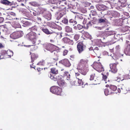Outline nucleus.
Instances as JSON below:
<instances>
[{"label":"nucleus","instance_id":"393cba45","mask_svg":"<svg viewBox=\"0 0 130 130\" xmlns=\"http://www.w3.org/2000/svg\"><path fill=\"white\" fill-rule=\"evenodd\" d=\"M49 77L51 79H53L54 81H56L57 80L55 75H52L51 74H50Z\"/></svg>","mask_w":130,"mask_h":130},{"label":"nucleus","instance_id":"f8f14e48","mask_svg":"<svg viewBox=\"0 0 130 130\" xmlns=\"http://www.w3.org/2000/svg\"><path fill=\"white\" fill-rule=\"evenodd\" d=\"M97 9L100 11H102L105 9V6L103 5L98 4L96 6Z\"/></svg>","mask_w":130,"mask_h":130},{"label":"nucleus","instance_id":"39448f33","mask_svg":"<svg viewBox=\"0 0 130 130\" xmlns=\"http://www.w3.org/2000/svg\"><path fill=\"white\" fill-rule=\"evenodd\" d=\"M110 71L112 73H115L117 71V69L116 67V63H112L110 64Z\"/></svg>","mask_w":130,"mask_h":130},{"label":"nucleus","instance_id":"412c9836","mask_svg":"<svg viewBox=\"0 0 130 130\" xmlns=\"http://www.w3.org/2000/svg\"><path fill=\"white\" fill-rule=\"evenodd\" d=\"M51 45L49 44H45L44 45V47L46 50L50 51V50Z\"/></svg>","mask_w":130,"mask_h":130},{"label":"nucleus","instance_id":"423d86ee","mask_svg":"<svg viewBox=\"0 0 130 130\" xmlns=\"http://www.w3.org/2000/svg\"><path fill=\"white\" fill-rule=\"evenodd\" d=\"M124 52L126 55L130 56V41H128V44L124 50Z\"/></svg>","mask_w":130,"mask_h":130},{"label":"nucleus","instance_id":"bb28decb","mask_svg":"<svg viewBox=\"0 0 130 130\" xmlns=\"http://www.w3.org/2000/svg\"><path fill=\"white\" fill-rule=\"evenodd\" d=\"M128 26H126L124 27H123L122 28V31L123 32H126L128 31Z\"/></svg>","mask_w":130,"mask_h":130},{"label":"nucleus","instance_id":"ea45409f","mask_svg":"<svg viewBox=\"0 0 130 130\" xmlns=\"http://www.w3.org/2000/svg\"><path fill=\"white\" fill-rule=\"evenodd\" d=\"M7 52L8 53H11L10 55H8V56H10V57L11 56V55L12 56L13 55V52L12 51H11L10 50H8L7 51Z\"/></svg>","mask_w":130,"mask_h":130},{"label":"nucleus","instance_id":"c756f323","mask_svg":"<svg viewBox=\"0 0 130 130\" xmlns=\"http://www.w3.org/2000/svg\"><path fill=\"white\" fill-rule=\"evenodd\" d=\"M95 76V74L94 73H93L91 74L90 75V80H92L93 79L94 77Z\"/></svg>","mask_w":130,"mask_h":130},{"label":"nucleus","instance_id":"a19ab883","mask_svg":"<svg viewBox=\"0 0 130 130\" xmlns=\"http://www.w3.org/2000/svg\"><path fill=\"white\" fill-rule=\"evenodd\" d=\"M71 85H76L75 83L76 81H74L72 82V80L71 79V82H70Z\"/></svg>","mask_w":130,"mask_h":130},{"label":"nucleus","instance_id":"c85d7f7f","mask_svg":"<svg viewBox=\"0 0 130 130\" xmlns=\"http://www.w3.org/2000/svg\"><path fill=\"white\" fill-rule=\"evenodd\" d=\"M84 5L85 7H87L90 6L91 4L87 2H84Z\"/></svg>","mask_w":130,"mask_h":130},{"label":"nucleus","instance_id":"603ef678","mask_svg":"<svg viewBox=\"0 0 130 130\" xmlns=\"http://www.w3.org/2000/svg\"><path fill=\"white\" fill-rule=\"evenodd\" d=\"M4 47V46L3 45L2 43H0V48H3Z\"/></svg>","mask_w":130,"mask_h":130},{"label":"nucleus","instance_id":"79ce46f5","mask_svg":"<svg viewBox=\"0 0 130 130\" xmlns=\"http://www.w3.org/2000/svg\"><path fill=\"white\" fill-rule=\"evenodd\" d=\"M68 51L67 50H64L63 51V55L64 56H65L67 54Z\"/></svg>","mask_w":130,"mask_h":130},{"label":"nucleus","instance_id":"c03bdc74","mask_svg":"<svg viewBox=\"0 0 130 130\" xmlns=\"http://www.w3.org/2000/svg\"><path fill=\"white\" fill-rule=\"evenodd\" d=\"M4 20V19L3 18L0 17V23H2L3 22Z\"/></svg>","mask_w":130,"mask_h":130},{"label":"nucleus","instance_id":"5fc2aeb1","mask_svg":"<svg viewBox=\"0 0 130 130\" xmlns=\"http://www.w3.org/2000/svg\"><path fill=\"white\" fill-rule=\"evenodd\" d=\"M63 16V14H61V13H60V17L59 18H61Z\"/></svg>","mask_w":130,"mask_h":130},{"label":"nucleus","instance_id":"2eb2a0df","mask_svg":"<svg viewBox=\"0 0 130 130\" xmlns=\"http://www.w3.org/2000/svg\"><path fill=\"white\" fill-rule=\"evenodd\" d=\"M1 2L2 4L6 5H11V2L7 0H1Z\"/></svg>","mask_w":130,"mask_h":130},{"label":"nucleus","instance_id":"c9c22d12","mask_svg":"<svg viewBox=\"0 0 130 130\" xmlns=\"http://www.w3.org/2000/svg\"><path fill=\"white\" fill-rule=\"evenodd\" d=\"M26 26H28L30 25V23L28 21H26L24 24Z\"/></svg>","mask_w":130,"mask_h":130},{"label":"nucleus","instance_id":"2f4dec72","mask_svg":"<svg viewBox=\"0 0 130 130\" xmlns=\"http://www.w3.org/2000/svg\"><path fill=\"white\" fill-rule=\"evenodd\" d=\"M53 52H54V53L55 54H56L57 55V57L55 58H54L53 59L54 60H55L56 61L58 60V55L57 54V52L56 51H54Z\"/></svg>","mask_w":130,"mask_h":130},{"label":"nucleus","instance_id":"49530a36","mask_svg":"<svg viewBox=\"0 0 130 130\" xmlns=\"http://www.w3.org/2000/svg\"><path fill=\"white\" fill-rule=\"evenodd\" d=\"M116 49L118 51L119 49H120V47L119 45H118L116 47Z\"/></svg>","mask_w":130,"mask_h":130},{"label":"nucleus","instance_id":"4be33fe9","mask_svg":"<svg viewBox=\"0 0 130 130\" xmlns=\"http://www.w3.org/2000/svg\"><path fill=\"white\" fill-rule=\"evenodd\" d=\"M42 30L47 35L51 34L52 33L50 32L47 29H42Z\"/></svg>","mask_w":130,"mask_h":130},{"label":"nucleus","instance_id":"5701e85b","mask_svg":"<svg viewBox=\"0 0 130 130\" xmlns=\"http://www.w3.org/2000/svg\"><path fill=\"white\" fill-rule=\"evenodd\" d=\"M65 31L67 32H70L72 31V29L71 28L68 26H67L66 27Z\"/></svg>","mask_w":130,"mask_h":130},{"label":"nucleus","instance_id":"8fccbe9b","mask_svg":"<svg viewBox=\"0 0 130 130\" xmlns=\"http://www.w3.org/2000/svg\"><path fill=\"white\" fill-rule=\"evenodd\" d=\"M91 13H92L94 14H95L96 13V12L95 10H92L91 11Z\"/></svg>","mask_w":130,"mask_h":130},{"label":"nucleus","instance_id":"4c0bfd02","mask_svg":"<svg viewBox=\"0 0 130 130\" xmlns=\"http://www.w3.org/2000/svg\"><path fill=\"white\" fill-rule=\"evenodd\" d=\"M84 35L85 36L88 37H90V35L87 32H85Z\"/></svg>","mask_w":130,"mask_h":130},{"label":"nucleus","instance_id":"de8ad7c7","mask_svg":"<svg viewBox=\"0 0 130 130\" xmlns=\"http://www.w3.org/2000/svg\"><path fill=\"white\" fill-rule=\"evenodd\" d=\"M107 78V77L106 75H103V79L105 81V80H106Z\"/></svg>","mask_w":130,"mask_h":130},{"label":"nucleus","instance_id":"338daca9","mask_svg":"<svg viewBox=\"0 0 130 130\" xmlns=\"http://www.w3.org/2000/svg\"><path fill=\"white\" fill-rule=\"evenodd\" d=\"M33 14H34V15H36V13H34V12H33Z\"/></svg>","mask_w":130,"mask_h":130},{"label":"nucleus","instance_id":"774afa93","mask_svg":"<svg viewBox=\"0 0 130 130\" xmlns=\"http://www.w3.org/2000/svg\"><path fill=\"white\" fill-rule=\"evenodd\" d=\"M74 28L75 29H77V27H74Z\"/></svg>","mask_w":130,"mask_h":130},{"label":"nucleus","instance_id":"e2e57ef3","mask_svg":"<svg viewBox=\"0 0 130 130\" xmlns=\"http://www.w3.org/2000/svg\"><path fill=\"white\" fill-rule=\"evenodd\" d=\"M92 47H90L89 48V50L90 51L91 50H92Z\"/></svg>","mask_w":130,"mask_h":130},{"label":"nucleus","instance_id":"9b49d317","mask_svg":"<svg viewBox=\"0 0 130 130\" xmlns=\"http://www.w3.org/2000/svg\"><path fill=\"white\" fill-rule=\"evenodd\" d=\"M63 41L65 43H69V44L71 45H73V41L71 40L67 37H65L63 38Z\"/></svg>","mask_w":130,"mask_h":130},{"label":"nucleus","instance_id":"e433bc0d","mask_svg":"<svg viewBox=\"0 0 130 130\" xmlns=\"http://www.w3.org/2000/svg\"><path fill=\"white\" fill-rule=\"evenodd\" d=\"M83 28V26L80 24H78L77 25V28L78 30H80L82 29Z\"/></svg>","mask_w":130,"mask_h":130},{"label":"nucleus","instance_id":"69168bd1","mask_svg":"<svg viewBox=\"0 0 130 130\" xmlns=\"http://www.w3.org/2000/svg\"><path fill=\"white\" fill-rule=\"evenodd\" d=\"M21 5H22V6H24V5L23 4V3H22L21 4Z\"/></svg>","mask_w":130,"mask_h":130},{"label":"nucleus","instance_id":"58836bf2","mask_svg":"<svg viewBox=\"0 0 130 130\" xmlns=\"http://www.w3.org/2000/svg\"><path fill=\"white\" fill-rule=\"evenodd\" d=\"M30 30H31L32 31L31 32L35 31L36 30V29L34 27H32L30 28L29 29Z\"/></svg>","mask_w":130,"mask_h":130},{"label":"nucleus","instance_id":"20e7f679","mask_svg":"<svg viewBox=\"0 0 130 130\" xmlns=\"http://www.w3.org/2000/svg\"><path fill=\"white\" fill-rule=\"evenodd\" d=\"M23 35L22 31H19L13 32L10 35V37L13 39H17L21 37Z\"/></svg>","mask_w":130,"mask_h":130},{"label":"nucleus","instance_id":"9d476101","mask_svg":"<svg viewBox=\"0 0 130 130\" xmlns=\"http://www.w3.org/2000/svg\"><path fill=\"white\" fill-rule=\"evenodd\" d=\"M58 85L62 87H65L67 85L66 83L62 79L59 80L57 81Z\"/></svg>","mask_w":130,"mask_h":130},{"label":"nucleus","instance_id":"6e6552de","mask_svg":"<svg viewBox=\"0 0 130 130\" xmlns=\"http://www.w3.org/2000/svg\"><path fill=\"white\" fill-rule=\"evenodd\" d=\"M35 33L33 32H31L26 35L27 37L29 38L30 40H33L35 39Z\"/></svg>","mask_w":130,"mask_h":130},{"label":"nucleus","instance_id":"f257e3e1","mask_svg":"<svg viewBox=\"0 0 130 130\" xmlns=\"http://www.w3.org/2000/svg\"><path fill=\"white\" fill-rule=\"evenodd\" d=\"M88 62L87 60L81 59L77 67L78 71L84 75H85L88 71L87 68L86 67V64Z\"/></svg>","mask_w":130,"mask_h":130},{"label":"nucleus","instance_id":"72a5a7b5","mask_svg":"<svg viewBox=\"0 0 130 130\" xmlns=\"http://www.w3.org/2000/svg\"><path fill=\"white\" fill-rule=\"evenodd\" d=\"M105 22V19H104L102 18H100L99 19V23L104 22Z\"/></svg>","mask_w":130,"mask_h":130},{"label":"nucleus","instance_id":"cd10ccee","mask_svg":"<svg viewBox=\"0 0 130 130\" xmlns=\"http://www.w3.org/2000/svg\"><path fill=\"white\" fill-rule=\"evenodd\" d=\"M62 22L64 24H66L68 23V19H67L65 18H63Z\"/></svg>","mask_w":130,"mask_h":130},{"label":"nucleus","instance_id":"0e129e2a","mask_svg":"<svg viewBox=\"0 0 130 130\" xmlns=\"http://www.w3.org/2000/svg\"><path fill=\"white\" fill-rule=\"evenodd\" d=\"M48 16H49L50 17V18H49V20H50L51 19V17H51V15L50 14H48Z\"/></svg>","mask_w":130,"mask_h":130},{"label":"nucleus","instance_id":"3c124183","mask_svg":"<svg viewBox=\"0 0 130 130\" xmlns=\"http://www.w3.org/2000/svg\"><path fill=\"white\" fill-rule=\"evenodd\" d=\"M103 54L104 55H107L108 54V53L106 51H105L103 53Z\"/></svg>","mask_w":130,"mask_h":130},{"label":"nucleus","instance_id":"4468645a","mask_svg":"<svg viewBox=\"0 0 130 130\" xmlns=\"http://www.w3.org/2000/svg\"><path fill=\"white\" fill-rule=\"evenodd\" d=\"M64 75L66 77L67 80H69L70 82H71V79L70 73L67 72H65Z\"/></svg>","mask_w":130,"mask_h":130},{"label":"nucleus","instance_id":"7c9ffc66","mask_svg":"<svg viewBox=\"0 0 130 130\" xmlns=\"http://www.w3.org/2000/svg\"><path fill=\"white\" fill-rule=\"evenodd\" d=\"M51 25V27L53 28L56 27L57 26V25L54 23H52Z\"/></svg>","mask_w":130,"mask_h":130},{"label":"nucleus","instance_id":"0eeeda50","mask_svg":"<svg viewBox=\"0 0 130 130\" xmlns=\"http://www.w3.org/2000/svg\"><path fill=\"white\" fill-rule=\"evenodd\" d=\"M59 62L66 67H69L71 65L70 62L67 59H65L61 60Z\"/></svg>","mask_w":130,"mask_h":130},{"label":"nucleus","instance_id":"1a4fd4ad","mask_svg":"<svg viewBox=\"0 0 130 130\" xmlns=\"http://www.w3.org/2000/svg\"><path fill=\"white\" fill-rule=\"evenodd\" d=\"M77 49L79 53H81L84 50L85 48L83 46V45L81 43L78 44L77 46Z\"/></svg>","mask_w":130,"mask_h":130},{"label":"nucleus","instance_id":"6e6d98bb","mask_svg":"<svg viewBox=\"0 0 130 130\" xmlns=\"http://www.w3.org/2000/svg\"><path fill=\"white\" fill-rule=\"evenodd\" d=\"M37 70L39 72L41 70V69L39 68H38L37 69Z\"/></svg>","mask_w":130,"mask_h":130},{"label":"nucleus","instance_id":"a211bd4d","mask_svg":"<svg viewBox=\"0 0 130 130\" xmlns=\"http://www.w3.org/2000/svg\"><path fill=\"white\" fill-rule=\"evenodd\" d=\"M52 73L53 74H57L58 73V70L55 68H53L51 69V71Z\"/></svg>","mask_w":130,"mask_h":130},{"label":"nucleus","instance_id":"f704fd0d","mask_svg":"<svg viewBox=\"0 0 130 130\" xmlns=\"http://www.w3.org/2000/svg\"><path fill=\"white\" fill-rule=\"evenodd\" d=\"M31 5L35 6H37L38 3L36 2H32L31 3Z\"/></svg>","mask_w":130,"mask_h":130},{"label":"nucleus","instance_id":"680f3d73","mask_svg":"<svg viewBox=\"0 0 130 130\" xmlns=\"http://www.w3.org/2000/svg\"><path fill=\"white\" fill-rule=\"evenodd\" d=\"M113 48L112 49H110V51L111 52H113Z\"/></svg>","mask_w":130,"mask_h":130},{"label":"nucleus","instance_id":"37998d69","mask_svg":"<svg viewBox=\"0 0 130 130\" xmlns=\"http://www.w3.org/2000/svg\"><path fill=\"white\" fill-rule=\"evenodd\" d=\"M104 27H96L95 28H96L97 29H100V30H102L103 28H104Z\"/></svg>","mask_w":130,"mask_h":130},{"label":"nucleus","instance_id":"a18cd8bd","mask_svg":"<svg viewBox=\"0 0 130 130\" xmlns=\"http://www.w3.org/2000/svg\"><path fill=\"white\" fill-rule=\"evenodd\" d=\"M115 80L118 82H119L120 80V78L117 77L115 78Z\"/></svg>","mask_w":130,"mask_h":130},{"label":"nucleus","instance_id":"f3484780","mask_svg":"<svg viewBox=\"0 0 130 130\" xmlns=\"http://www.w3.org/2000/svg\"><path fill=\"white\" fill-rule=\"evenodd\" d=\"M113 92L111 91L107 88L106 89H105L104 91V93L105 95L107 96L108 95L110 94Z\"/></svg>","mask_w":130,"mask_h":130},{"label":"nucleus","instance_id":"dca6fc26","mask_svg":"<svg viewBox=\"0 0 130 130\" xmlns=\"http://www.w3.org/2000/svg\"><path fill=\"white\" fill-rule=\"evenodd\" d=\"M115 32L112 31H106L105 33V34L106 36H105L104 37H106L108 36L113 35L115 34Z\"/></svg>","mask_w":130,"mask_h":130},{"label":"nucleus","instance_id":"aec40b11","mask_svg":"<svg viewBox=\"0 0 130 130\" xmlns=\"http://www.w3.org/2000/svg\"><path fill=\"white\" fill-rule=\"evenodd\" d=\"M78 83L80 85H82V87L84 88V87L85 85H87L88 84V83H86L85 84H84V83L82 81V79H78Z\"/></svg>","mask_w":130,"mask_h":130},{"label":"nucleus","instance_id":"b1692460","mask_svg":"<svg viewBox=\"0 0 130 130\" xmlns=\"http://www.w3.org/2000/svg\"><path fill=\"white\" fill-rule=\"evenodd\" d=\"M37 57L33 53L32 54L31 56V60L32 62L34 61V60L37 58Z\"/></svg>","mask_w":130,"mask_h":130},{"label":"nucleus","instance_id":"7ed1b4c3","mask_svg":"<svg viewBox=\"0 0 130 130\" xmlns=\"http://www.w3.org/2000/svg\"><path fill=\"white\" fill-rule=\"evenodd\" d=\"M50 91L53 93L60 95L62 92V90L58 86H54L51 88Z\"/></svg>","mask_w":130,"mask_h":130},{"label":"nucleus","instance_id":"ddd939ff","mask_svg":"<svg viewBox=\"0 0 130 130\" xmlns=\"http://www.w3.org/2000/svg\"><path fill=\"white\" fill-rule=\"evenodd\" d=\"M77 72L75 73L76 77V78L77 79H82L83 77V75H84L81 73L80 72Z\"/></svg>","mask_w":130,"mask_h":130},{"label":"nucleus","instance_id":"a878e982","mask_svg":"<svg viewBox=\"0 0 130 130\" xmlns=\"http://www.w3.org/2000/svg\"><path fill=\"white\" fill-rule=\"evenodd\" d=\"M69 22L71 23L73 25L76 24L77 23L76 21L72 19H70L69 21Z\"/></svg>","mask_w":130,"mask_h":130},{"label":"nucleus","instance_id":"864d4df0","mask_svg":"<svg viewBox=\"0 0 130 130\" xmlns=\"http://www.w3.org/2000/svg\"><path fill=\"white\" fill-rule=\"evenodd\" d=\"M10 14L13 16H15V13L13 12H11L10 13Z\"/></svg>","mask_w":130,"mask_h":130},{"label":"nucleus","instance_id":"473e14b6","mask_svg":"<svg viewBox=\"0 0 130 130\" xmlns=\"http://www.w3.org/2000/svg\"><path fill=\"white\" fill-rule=\"evenodd\" d=\"M80 36L78 34H76L74 36V39H75L76 41L77 40L79 37Z\"/></svg>","mask_w":130,"mask_h":130},{"label":"nucleus","instance_id":"f03ea898","mask_svg":"<svg viewBox=\"0 0 130 130\" xmlns=\"http://www.w3.org/2000/svg\"><path fill=\"white\" fill-rule=\"evenodd\" d=\"M92 66L94 69L99 72L104 71V69L100 62H94Z\"/></svg>","mask_w":130,"mask_h":130},{"label":"nucleus","instance_id":"09e8293b","mask_svg":"<svg viewBox=\"0 0 130 130\" xmlns=\"http://www.w3.org/2000/svg\"><path fill=\"white\" fill-rule=\"evenodd\" d=\"M43 61L42 62L41 61L40 62L37 64H38V65H43Z\"/></svg>","mask_w":130,"mask_h":130},{"label":"nucleus","instance_id":"6ab92c4d","mask_svg":"<svg viewBox=\"0 0 130 130\" xmlns=\"http://www.w3.org/2000/svg\"><path fill=\"white\" fill-rule=\"evenodd\" d=\"M117 87L115 85H111L110 86L109 89L110 90L114 91L117 89Z\"/></svg>","mask_w":130,"mask_h":130},{"label":"nucleus","instance_id":"4d7b16f0","mask_svg":"<svg viewBox=\"0 0 130 130\" xmlns=\"http://www.w3.org/2000/svg\"><path fill=\"white\" fill-rule=\"evenodd\" d=\"M118 92L120 93L121 92V89L120 88H118Z\"/></svg>","mask_w":130,"mask_h":130},{"label":"nucleus","instance_id":"052dcab7","mask_svg":"<svg viewBox=\"0 0 130 130\" xmlns=\"http://www.w3.org/2000/svg\"><path fill=\"white\" fill-rule=\"evenodd\" d=\"M38 20H40V21H41V18L40 17H38Z\"/></svg>","mask_w":130,"mask_h":130},{"label":"nucleus","instance_id":"bf43d9fd","mask_svg":"<svg viewBox=\"0 0 130 130\" xmlns=\"http://www.w3.org/2000/svg\"><path fill=\"white\" fill-rule=\"evenodd\" d=\"M121 90H125V89L124 87H121Z\"/></svg>","mask_w":130,"mask_h":130},{"label":"nucleus","instance_id":"13d9d810","mask_svg":"<svg viewBox=\"0 0 130 130\" xmlns=\"http://www.w3.org/2000/svg\"><path fill=\"white\" fill-rule=\"evenodd\" d=\"M33 40H34V41L32 42V43H33V44H34L35 43V39H33Z\"/></svg>","mask_w":130,"mask_h":130}]
</instances>
